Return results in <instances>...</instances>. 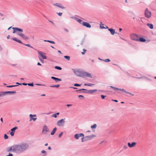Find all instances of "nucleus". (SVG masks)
I'll list each match as a JSON object with an SVG mask.
<instances>
[{"label": "nucleus", "mask_w": 156, "mask_h": 156, "mask_svg": "<svg viewBox=\"0 0 156 156\" xmlns=\"http://www.w3.org/2000/svg\"><path fill=\"white\" fill-rule=\"evenodd\" d=\"M8 136L6 134H5L4 135V139H8Z\"/></svg>", "instance_id": "nucleus-34"}, {"label": "nucleus", "mask_w": 156, "mask_h": 156, "mask_svg": "<svg viewBox=\"0 0 156 156\" xmlns=\"http://www.w3.org/2000/svg\"><path fill=\"white\" fill-rule=\"evenodd\" d=\"M48 149H49V150H51V148L50 147H48Z\"/></svg>", "instance_id": "nucleus-63"}, {"label": "nucleus", "mask_w": 156, "mask_h": 156, "mask_svg": "<svg viewBox=\"0 0 156 156\" xmlns=\"http://www.w3.org/2000/svg\"><path fill=\"white\" fill-rule=\"evenodd\" d=\"M65 119H62L58 121L57 122V125L58 126H62L64 125L65 121Z\"/></svg>", "instance_id": "nucleus-5"}, {"label": "nucleus", "mask_w": 156, "mask_h": 156, "mask_svg": "<svg viewBox=\"0 0 156 156\" xmlns=\"http://www.w3.org/2000/svg\"><path fill=\"white\" fill-rule=\"evenodd\" d=\"M106 96H105L103 95H101V97L102 99H104L106 97Z\"/></svg>", "instance_id": "nucleus-38"}, {"label": "nucleus", "mask_w": 156, "mask_h": 156, "mask_svg": "<svg viewBox=\"0 0 156 156\" xmlns=\"http://www.w3.org/2000/svg\"><path fill=\"white\" fill-rule=\"evenodd\" d=\"M58 52H59L60 54H62L61 52L60 51L58 50Z\"/></svg>", "instance_id": "nucleus-62"}, {"label": "nucleus", "mask_w": 156, "mask_h": 156, "mask_svg": "<svg viewBox=\"0 0 156 156\" xmlns=\"http://www.w3.org/2000/svg\"><path fill=\"white\" fill-rule=\"evenodd\" d=\"M12 40H13L16 41L19 43H21V44H23V43L22 42V41L18 39H17L16 38H11Z\"/></svg>", "instance_id": "nucleus-18"}, {"label": "nucleus", "mask_w": 156, "mask_h": 156, "mask_svg": "<svg viewBox=\"0 0 156 156\" xmlns=\"http://www.w3.org/2000/svg\"><path fill=\"white\" fill-rule=\"evenodd\" d=\"M86 51H87L85 49H83V51L82 52H81V53L82 55H84L85 53L86 52Z\"/></svg>", "instance_id": "nucleus-29"}, {"label": "nucleus", "mask_w": 156, "mask_h": 156, "mask_svg": "<svg viewBox=\"0 0 156 156\" xmlns=\"http://www.w3.org/2000/svg\"><path fill=\"white\" fill-rule=\"evenodd\" d=\"M14 146H13L12 147H9L7 150V151L9 152V151H13V147Z\"/></svg>", "instance_id": "nucleus-23"}, {"label": "nucleus", "mask_w": 156, "mask_h": 156, "mask_svg": "<svg viewBox=\"0 0 156 156\" xmlns=\"http://www.w3.org/2000/svg\"><path fill=\"white\" fill-rule=\"evenodd\" d=\"M55 85V87H56L57 88H58L60 86V85L59 84Z\"/></svg>", "instance_id": "nucleus-47"}, {"label": "nucleus", "mask_w": 156, "mask_h": 156, "mask_svg": "<svg viewBox=\"0 0 156 156\" xmlns=\"http://www.w3.org/2000/svg\"><path fill=\"white\" fill-rule=\"evenodd\" d=\"M16 86V85L8 86H7V87H15Z\"/></svg>", "instance_id": "nucleus-41"}, {"label": "nucleus", "mask_w": 156, "mask_h": 156, "mask_svg": "<svg viewBox=\"0 0 156 156\" xmlns=\"http://www.w3.org/2000/svg\"><path fill=\"white\" fill-rule=\"evenodd\" d=\"M5 95V92H0V97H2Z\"/></svg>", "instance_id": "nucleus-26"}, {"label": "nucleus", "mask_w": 156, "mask_h": 156, "mask_svg": "<svg viewBox=\"0 0 156 156\" xmlns=\"http://www.w3.org/2000/svg\"><path fill=\"white\" fill-rule=\"evenodd\" d=\"M78 97H83V96H82V95H79V96H78Z\"/></svg>", "instance_id": "nucleus-61"}, {"label": "nucleus", "mask_w": 156, "mask_h": 156, "mask_svg": "<svg viewBox=\"0 0 156 156\" xmlns=\"http://www.w3.org/2000/svg\"><path fill=\"white\" fill-rule=\"evenodd\" d=\"M64 57L67 59L68 60H69L70 59V57L69 56H64Z\"/></svg>", "instance_id": "nucleus-30"}, {"label": "nucleus", "mask_w": 156, "mask_h": 156, "mask_svg": "<svg viewBox=\"0 0 156 156\" xmlns=\"http://www.w3.org/2000/svg\"><path fill=\"white\" fill-rule=\"evenodd\" d=\"M39 59L41 61V62H42V63H44V60H43L41 59L39 57Z\"/></svg>", "instance_id": "nucleus-46"}, {"label": "nucleus", "mask_w": 156, "mask_h": 156, "mask_svg": "<svg viewBox=\"0 0 156 156\" xmlns=\"http://www.w3.org/2000/svg\"><path fill=\"white\" fill-rule=\"evenodd\" d=\"M112 101H115V102H118V101L117 100H112Z\"/></svg>", "instance_id": "nucleus-55"}, {"label": "nucleus", "mask_w": 156, "mask_h": 156, "mask_svg": "<svg viewBox=\"0 0 156 156\" xmlns=\"http://www.w3.org/2000/svg\"><path fill=\"white\" fill-rule=\"evenodd\" d=\"M51 116L52 117H54L55 118H56L57 117V115H56V114H53Z\"/></svg>", "instance_id": "nucleus-35"}, {"label": "nucleus", "mask_w": 156, "mask_h": 156, "mask_svg": "<svg viewBox=\"0 0 156 156\" xmlns=\"http://www.w3.org/2000/svg\"><path fill=\"white\" fill-rule=\"evenodd\" d=\"M100 25H103V26H104V24H103L102 22H100Z\"/></svg>", "instance_id": "nucleus-49"}, {"label": "nucleus", "mask_w": 156, "mask_h": 156, "mask_svg": "<svg viewBox=\"0 0 156 156\" xmlns=\"http://www.w3.org/2000/svg\"><path fill=\"white\" fill-rule=\"evenodd\" d=\"M56 129H57L55 127V128H54L51 133V135H54L55 134Z\"/></svg>", "instance_id": "nucleus-21"}, {"label": "nucleus", "mask_w": 156, "mask_h": 156, "mask_svg": "<svg viewBox=\"0 0 156 156\" xmlns=\"http://www.w3.org/2000/svg\"><path fill=\"white\" fill-rule=\"evenodd\" d=\"M77 21L80 23H82L83 22V21L79 19L77 20Z\"/></svg>", "instance_id": "nucleus-33"}, {"label": "nucleus", "mask_w": 156, "mask_h": 156, "mask_svg": "<svg viewBox=\"0 0 156 156\" xmlns=\"http://www.w3.org/2000/svg\"><path fill=\"white\" fill-rule=\"evenodd\" d=\"M37 65H39V66H41V64L39 62L37 63Z\"/></svg>", "instance_id": "nucleus-58"}, {"label": "nucleus", "mask_w": 156, "mask_h": 156, "mask_svg": "<svg viewBox=\"0 0 156 156\" xmlns=\"http://www.w3.org/2000/svg\"><path fill=\"white\" fill-rule=\"evenodd\" d=\"M57 14L60 16H61L62 14V13L61 12L57 13Z\"/></svg>", "instance_id": "nucleus-44"}, {"label": "nucleus", "mask_w": 156, "mask_h": 156, "mask_svg": "<svg viewBox=\"0 0 156 156\" xmlns=\"http://www.w3.org/2000/svg\"><path fill=\"white\" fill-rule=\"evenodd\" d=\"M50 87H55V85L51 86Z\"/></svg>", "instance_id": "nucleus-60"}, {"label": "nucleus", "mask_w": 156, "mask_h": 156, "mask_svg": "<svg viewBox=\"0 0 156 156\" xmlns=\"http://www.w3.org/2000/svg\"><path fill=\"white\" fill-rule=\"evenodd\" d=\"M16 93L15 91H6V92H5V94H13V93Z\"/></svg>", "instance_id": "nucleus-22"}, {"label": "nucleus", "mask_w": 156, "mask_h": 156, "mask_svg": "<svg viewBox=\"0 0 156 156\" xmlns=\"http://www.w3.org/2000/svg\"><path fill=\"white\" fill-rule=\"evenodd\" d=\"M36 115H32L30 114L29 116L30 118V121H31L32 120H33L34 121H35L37 119L36 118H33V117H36Z\"/></svg>", "instance_id": "nucleus-11"}, {"label": "nucleus", "mask_w": 156, "mask_h": 156, "mask_svg": "<svg viewBox=\"0 0 156 156\" xmlns=\"http://www.w3.org/2000/svg\"><path fill=\"white\" fill-rule=\"evenodd\" d=\"M111 88H113L115 90H121L123 92H125L126 93H127V92L126 90H125L124 89H120V88H116V87H112V86H110Z\"/></svg>", "instance_id": "nucleus-8"}, {"label": "nucleus", "mask_w": 156, "mask_h": 156, "mask_svg": "<svg viewBox=\"0 0 156 156\" xmlns=\"http://www.w3.org/2000/svg\"><path fill=\"white\" fill-rule=\"evenodd\" d=\"M82 24L83 26H84L90 28L91 27V25L88 23L86 22H83Z\"/></svg>", "instance_id": "nucleus-12"}, {"label": "nucleus", "mask_w": 156, "mask_h": 156, "mask_svg": "<svg viewBox=\"0 0 156 156\" xmlns=\"http://www.w3.org/2000/svg\"><path fill=\"white\" fill-rule=\"evenodd\" d=\"M48 131L49 129H48V127L44 125L42 131V133L44 134H45Z\"/></svg>", "instance_id": "nucleus-7"}, {"label": "nucleus", "mask_w": 156, "mask_h": 156, "mask_svg": "<svg viewBox=\"0 0 156 156\" xmlns=\"http://www.w3.org/2000/svg\"><path fill=\"white\" fill-rule=\"evenodd\" d=\"M139 41L141 42H144L146 41V40L145 39L141 37L139 38Z\"/></svg>", "instance_id": "nucleus-20"}, {"label": "nucleus", "mask_w": 156, "mask_h": 156, "mask_svg": "<svg viewBox=\"0 0 156 156\" xmlns=\"http://www.w3.org/2000/svg\"><path fill=\"white\" fill-rule=\"evenodd\" d=\"M0 120H1V122H2V123H3V119H2V118H1Z\"/></svg>", "instance_id": "nucleus-53"}, {"label": "nucleus", "mask_w": 156, "mask_h": 156, "mask_svg": "<svg viewBox=\"0 0 156 156\" xmlns=\"http://www.w3.org/2000/svg\"><path fill=\"white\" fill-rule=\"evenodd\" d=\"M100 28L101 29H104L105 28V27H104V26L103 25H100Z\"/></svg>", "instance_id": "nucleus-37"}, {"label": "nucleus", "mask_w": 156, "mask_h": 156, "mask_svg": "<svg viewBox=\"0 0 156 156\" xmlns=\"http://www.w3.org/2000/svg\"><path fill=\"white\" fill-rule=\"evenodd\" d=\"M51 78L52 79L54 80L55 82H57L58 81H60L62 80L61 79H59L58 78H56L55 77L53 76H51Z\"/></svg>", "instance_id": "nucleus-17"}, {"label": "nucleus", "mask_w": 156, "mask_h": 156, "mask_svg": "<svg viewBox=\"0 0 156 156\" xmlns=\"http://www.w3.org/2000/svg\"><path fill=\"white\" fill-rule=\"evenodd\" d=\"M108 26H105V28L104 29H108Z\"/></svg>", "instance_id": "nucleus-57"}, {"label": "nucleus", "mask_w": 156, "mask_h": 156, "mask_svg": "<svg viewBox=\"0 0 156 156\" xmlns=\"http://www.w3.org/2000/svg\"><path fill=\"white\" fill-rule=\"evenodd\" d=\"M94 136L93 135H92L91 136H86L84 138L82 137V141L83 142L85 140H89L90 139H91L92 138L94 137Z\"/></svg>", "instance_id": "nucleus-6"}, {"label": "nucleus", "mask_w": 156, "mask_h": 156, "mask_svg": "<svg viewBox=\"0 0 156 156\" xmlns=\"http://www.w3.org/2000/svg\"><path fill=\"white\" fill-rule=\"evenodd\" d=\"M128 147L126 145H125L123 147V148L125 149H126Z\"/></svg>", "instance_id": "nucleus-45"}, {"label": "nucleus", "mask_w": 156, "mask_h": 156, "mask_svg": "<svg viewBox=\"0 0 156 156\" xmlns=\"http://www.w3.org/2000/svg\"><path fill=\"white\" fill-rule=\"evenodd\" d=\"M108 30L110 31L112 35H113L115 33H117V32H115V30L112 28L109 29Z\"/></svg>", "instance_id": "nucleus-15"}, {"label": "nucleus", "mask_w": 156, "mask_h": 156, "mask_svg": "<svg viewBox=\"0 0 156 156\" xmlns=\"http://www.w3.org/2000/svg\"><path fill=\"white\" fill-rule=\"evenodd\" d=\"M94 84L89 83V84H85L84 85L88 86H92L94 85Z\"/></svg>", "instance_id": "nucleus-27"}, {"label": "nucleus", "mask_w": 156, "mask_h": 156, "mask_svg": "<svg viewBox=\"0 0 156 156\" xmlns=\"http://www.w3.org/2000/svg\"><path fill=\"white\" fill-rule=\"evenodd\" d=\"M122 30V29L121 28H120L119 29V30L120 31H121Z\"/></svg>", "instance_id": "nucleus-64"}, {"label": "nucleus", "mask_w": 156, "mask_h": 156, "mask_svg": "<svg viewBox=\"0 0 156 156\" xmlns=\"http://www.w3.org/2000/svg\"><path fill=\"white\" fill-rule=\"evenodd\" d=\"M145 16L147 18H149L151 16V12L147 8L144 11Z\"/></svg>", "instance_id": "nucleus-3"}, {"label": "nucleus", "mask_w": 156, "mask_h": 156, "mask_svg": "<svg viewBox=\"0 0 156 156\" xmlns=\"http://www.w3.org/2000/svg\"><path fill=\"white\" fill-rule=\"evenodd\" d=\"M84 134L83 133L76 134L74 135V137L76 139H78L79 137H83Z\"/></svg>", "instance_id": "nucleus-10"}, {"label": "nucleus", "mask_w": 156, "mask_h": 156, "mask_svg": "<svg viewBox=\"0 0 156 156\" xmlns=\"http://www.w3.org/2000/svg\"><path fill=\"white\" fill-rule=\"evenodd\" d=\"M10 35H8V36L7 37V39H9V38H10Z\"/></svg>", "instance_id": "nucleus-59"}, {"label": "nucleus", "mask_w": 156, "mask_h": 156, "mask_svg": "<svg viewBox=\"0 0 156 156\" xmlns=\"http://www.w3.org/2000/svg\"><path fill=\"white\" fill-rule=\"evenodd\" d=\"M6 156H13V155L11 154H9L8 155H6Z\"/></svg>", "instance_id": "nucleus-50"}, {"label": "nucleus", "mask_w": 156, "mask_h": 156, "mask_svg": "<svg viewBox=\"0 0 156 156\" xmlns=\"http://www.w3.org/2000/svg\"><path fill=\"white\" fill-rule=\"evenodd\" d=\"M147 26L151 29H153V26L152 24L148 23L147 24Z\"/></svg>", "instance_id": "nucleus-19"}, {"label": "nucleus", "mask_w": 156, "mask_h": 156, "mask_svg": "<svg viewBox=\"0 0 156 156\" xmlns=\"http://www.w3.org/2000/svg\"><path fill=\"white\" fill-rule=\"evenodd\" d=\"M12 29L13 30V33H16L20 36L23 39L26 40L28 39V37L25 35L22 32L23 31L22 29L19 28L17 27H13Z\"/></svg>", "instance_id": "nucleus-2"}, {"label": "nucleus", "mask_w": 156, "mask_h": 156, "mask_svg": "<svg viewBox=\"0 0 156 156\" xmlns=\"http://www.w3.org/2000/svg\"><path fill=\"white\" fill-rule=\"evenodd\" d=\"M65 30L67 32H68V30L66 29H65Z\"/></svg>", "instance_id": "nucleus-54"}, {"label": "nucleus", "mask_w": 156, "mask_h": 156, "mask_svg": "<svg viewBox=\"0 0 156 156\" xmlns=\"http://www.w3.org/2000/svg\"><path fill=\"white\" fill-rule=\"evenodd\" d=\"M136 144V143L135 142H133L131 144L130 143H128V145L129 147L131 148L134 147Z\"/></svg>", "instance_id": "nucleus-14"}, {"label": "nucleus", "mask_w": 156, "mask_h": 156, "mask_svg": "<svg viewBox=\"0 0 156 156\" xmlns=\"http://www.w3.org/2000/svg\"><path fill=\"white\" fill-rule=\"evenodd\" d=\"M126 93H127V94H131V95H132V96H133V95H133V94H131V93H129V92H127Z\"/></svg>", "instance_id": "nucleus-51"}, {"label": "nucleus", "mask_w": 156, "mask_h": 156, "mask_svg": "<svg viewBox=\"0 0 156 156\" xmlns=\"http://www.w3.org/2000/svg\"><path fill=\"white\" fill-rule=\"evenodd\" d=\"M74 86H80V85L77 84V83H75L74 84Z\"/></svg>", "instance_id": "nucleus-43"}, {"label": "nucleus", "mask_w": 156, "mask_h": 156, "mask_svg": "<svg viewBox=\"0 0 156 156\" xmlns=\"http://www.w3.org/2000/svg\"><path fill=\"white\" fill-rule=\"evenodd\" d=\"M18 129V127H15L13 128H12V129H11V130L12 131H15V130L16 129Z\"/></svg>", "instance_id": "nucleus-28"}, {"label": "nucleus", "mask_w": 156, "mask_h": 156, "mask_svg": "<svg viewBox=\"0 0 156 156\" xmlns=\"http://www.w3.org/2000/svg\"><path fill=\"white\" fill-rule=\"evenodd\" d=\"M39 55L41 56L43 59H46L47 57L45 56V53H43L42 52L39 51L38 52Z\"/></svg>", "instance_id": "nucleus-9"}, {"label": "nucleus", "mask_w": 156, "mask_h": 156, "mask_svg": "<svg viewBox=\"0 0 156 156\" xmlns=\"http://www.w3.org/2000/svg\"><path fill=\"white\" fill-rule=\"evenodd\" d=\"M103 61H104L105 62H108L110 61V60L108 58L105 59V60H103Z\"/></svg>", "instance_id": "nucleus-31"}, {"label": "nucleus", "mask_w": 156, "mask_h": 156, "mask_svg": "<svg viewBox=\"0 0 156 156\" xmlns=\"http://www.w3.org/2000/svg\"><path fill=\"white\" fill-rule=\"evenodd\" d=\"M15 132L12 131L10 133V134L11 136H13L14 135Z\"/></svg>", "instance_id": "nucleus-36"}, {"label": "nucleus", "mask_w": 156, "mask_h": 156, "mask_svg": "<svg viewBox=\"0 0 156 156\" xmlns=\"http://www.w3.org/2000/svg\"><path fill=\"white\" fill-rule=\"evenodd\" d=\"M27 85L29 86H32L33 87L34 86V84L33 83H28L27 84Z\"/></svg>", "instance_id": "nucleus-40"}, {"label": "nucleus", "mask_w": 156, "mask_h": 156, "mask_svg": "<svg viewBox=\"0 0 156 156\" xmlns=\"http://www.w3.org/2000/svg\"><path fill=\"white\" fill-rule=\"evenodd\" d=\"M54 5L55 6H56L59 8H61V9H64L65 8L64 7L62 6L61 5L60 3H56L55 4H54Z\"/></svg>", "instance_id": "nucleus-16"}, {"label": "nucleus", "mask_w": 156, "mask_h": 156, "mask_svg": "<svg viewBox=\"0 0 156 156\" xmlns=\"http://www.w3.org/2000/svg\"><path fill=\"white\" fill-rule=\"evenodd\" d=\"M55 68L56 69L60 70L62 69V68L61 67H59V66H55Z\"/></svg>", "instance_id": "nucleus-32"}, {"label": "nucleus", "mask_w": 156, "mask_h": 156, "mask_svg": "<svg viewBox=\"0 0 156 156\" xmlns=\"http://www.w3.org/2000/svg\"><path fill=\"white\" fill-rule=\"evenodd\" d=\"M41 152L42 153H45L46 151L44 150H43Z\"/></svg>", "instance_id": "nucleus-56"}, {"label": "nucleus", "mask_w": 156, "mask_h": 156, "mask_svg": "<svg viewBox=\"0 0 156 156\" xmlns=\"http://www.w3.org/2000/svg\"><path fill=\"white\" fill-rule=\"evenodd\" d=\"M29 147V146L26 143H23L19 145H16L13 147V151L16 153L22 152L25 151Z\"/></svg>", "instance_id": "nucleus-1"}, {"label": "nucleus", "mask_w": 156, "mask_h": 156, "mask_svg": "<svg viewBox=\"0 0 156 156\" xmlns=\"http://www.w3.org/2000/svg\"><path fill=\"white\" fill-rule=\"evenodd\" d=\"M67 106L68 107H69V106H71L72 105H69V104H68V105H67Z\"/></svg>", "instance_id": "nucleus-52"}, {"label": "nucleus", "mask_w": 156, "mask_h": 156, "mask_svg": "<svg viewBox=\"0 0 156 156\" xmlns=\"http://www.w3.org/2000/svg\"><path fill=\"white\" fill-rule=\"evenodd\" d=\"M97 125L96 124H94V125L91 126V128L92 129H95L97 127Z\"/></svg>", "instance_id": "nucleus-24"}, {"label": "nucleus", "mask_w": 156, "mask_h": 156, "mask_svg": "<svg viewBox=\"0 0 156 156\" xmlns=\"http://www.w3.org/2000/svg\"><path fill=\"white\" fill-rule=\"evenodd\" d=\"M44 41L45 42H50L52 44H55V42L54 41H49V40H44Z\"/></svg>", "instance_id": "nucleus-25"}, {"label": "nucleus", "mask_w": 156, "mask_h": 156, "mask_svg": "<svg viewBox=\"0 0 156 156\" xmlns=\"http://www.w3.org/2000/svg\"><path fill=\"white\" fill-rule=\"evenodd\" d=\"M25 45L26 46H28V47H30V48H33V47H32L31 46H30V44H25Z\"/></svg>", "instance_id": "nucleus-39"}, {"label": "nucleus", "mask_w": 156, "mask_h": 156, "mask_svg": "<svg viewBox=\"0 0 156 156\" xmlns=\"http://www.w3.org/2000/svg\"><path fill=\"white\" fill-rule=\"evenodd\" d=\"M104 142H106L105 141V140H103L102 141L101 143H99V144H102Z\"/></svg>", "instance_id": "nucleus-48"}, {"label": "nucleus", "mask_w": 156, "mask_h": 156, "mask_svg": "<svg viewBox=\"0 0 156 156\" xmlns=\"http://www.w3.org/2000/svg\"><path fill=\"white\" fill-rule=\"evenodd\" d=\"M62 134H63V133L61 132L58 136L60 138L61 137V136L62 135Z\"/></svg>", "instance_id": "nucleus-42"}, {"label": "nucleus", "mask_w": 156, "mask_h": 156, "mask_svg": "<svg viewBox=\"0 0 156 156\" xmlns=\"http://www.w3.org/2000/svg\"><path fill=\"white\" fill-rule=\"evenodd\" d=\"M83 76L91 78L92 77V76L91 75V74L88 73H87V72H84L83 73Z\"/></svg>", "instance_id": "nucleus-13"}, {"label": "nucleus", "mask_w": 156, "mask_h": 156, "mask_svg": "<svg viewBox=\"0 0 156 156\" xmlns=\"http://www.w3.org/2000/svg\"><path fill=\"white\" fill-rule=\"evenodd\" d=\"M130 38L132 40L137 41H139V37L137 35L133 34L130 35Z\"/></svg>", "instance_id": "nucleus-4"}]
</instances>
